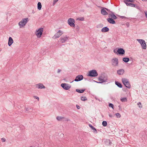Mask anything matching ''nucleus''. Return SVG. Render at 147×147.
Instances as JSON below:
<instances>
[{
	"mask_svg": "<svg viewBox=\"0 0 147 147\" xmlns=\"http://www.w3.org/2000/svg\"><path fill=\"white\" fill-rule=\"evenodd\" d=\"M98 75V74L96 71L94 69L92 70L89 71L87 75L88 76L91 77H96Z\"/></svg>",
	"mask_w": 147,
	"mask_h": 147,
	"instance_id": "obj_1",
	"label": "nucleus"
},
{
	"mask_svg": "<svg viewBox=\"0 0 147 147\" xmlns=\"http://www.w3.org/2000/svg\"><path fill=\"white\" fill-rule=\"evenodd\" d=\"M114 53L118 55H123L125 53V51L124 49L122 48H118L117 50H114L113 51Z\"/></svg>",
	"mask_w": 147,
	"mask_h": 147,
	"instance_id": "obj_2",
	"label": "nucleus"
},
{
	"mask_svg": "<svg viewBox=\"0 0 147 147\" xmlns=\"http://www.w3.org/2000/svg\"><path fill=\"white\" fill-rule=\"evenodd\" d=\"M121 80L123 84L126 87L128 88H131V85L127 79L125 78H123Z\"/></svg>",
	"mask_w": 147,
	"mask_h": 147,
	"instance_id": "obj_3",
	"label": "nucleus"
},
{
	"mask_svg": "<svg viewBox=\"0 0 147 147\" xmlns=\"http://www.w3.org/2000/svg\"><path fill=\"white\" fill-rule=\"evenodd\" d=\"M28 18H24L19 22V26L20 28H22L25 26L28 22Z\"/></svg>",
	"mask_w": 147,
	"mask_h": 147,
	"instance_id": "obj_4",
	"label": "nucleus"
},
{
	"mask_svg": "<svg viewBox=\"0 0 147 147\" xmlns=\"http://www.w3.org/2000/svg\"><path fill=\"white\" fill-rule=\"evenodd\" d=\"M98 80L100 81L101 84L102 83L104 82H107V78L103 75H101L100 76L98 77Z\"/></svg>",
	"mask_w": 147,
	"mask_h": 147,
	"instance_id": "obj_5",
	"label": "nucleus"
},
{
	"mask_svg": "<svg viewBox=\"0 0 147 147\" xmlns=\"http://www.w3.org/2000/svg\"><path fill=\"white\" fill-rule=\"evenodd\" d=\"M137 40L140 44L142 49H146V45L144 40L140 39H138Z\"/></svg>",
	"mask_w": 147,
	"mask_h": 147,
	"instance_id": "obj_6",
	"label": "nucleus"
},
{
	"mask_svg": "<svg viewBox=\"0 0 147 147\" xmlns=\"http://www.w3.org/2000/svg\"><path fill=\"white\" fill-rule=\"evenodd\" d=\"M67 22L68 24L71 27H75V20L71 18H70L68 19Z\"/></svg>",
	"mask_w": 147,
	"mask_h": 147,
	"instance_id": "obj_7",
	"label": "nucleus"
},
{
	"mask_svg": "<svg viewBox=\"0 0 147 147\" xmlns=\"http://www.w3.org/2000/svg\"><path fill=\"white\" fill-rule=\"evenodd\" d=\"M43 30V28H39L38 30L36 31L35 34L38 37L40 38L42 34Z\"/></svg>",
	"mask_w": 147,
	"mask_h": 147,
	"instance_id": "obj_8",
	"label": "nucleus"
},
{
	"mask_svg": "<svg viewBox=\"0 0 147 147\" xmlns=\"http://www.w3.org/2000/svg\"><path fill=\"white\" fill-rule=\"evenodd\" d=\"M61 86L64 89L66 90H68L71 87V85L66 83H62Z\"/></svg>",
	"mask_w": 147,
	"mask_h": 147,
	"instance_id": "obj_9",
	"label": "nucleus"
},
{
	"mask_svg": "<svg viewBox=\"0 0 147 147\" xmlns=\"http://www.w3.org/2000/svg\"><path fill=\"white\" fill-rule=\"evenodd\" d=\"M83 76L82 75H79L76 76L75 79L74 81L78 82L82 80L83 79Z\"/></svg>",
	"mask_w": 147,
	"mask_h": 147,
	"instance_id": "obj_10",
	"label": "nucleus"
},
{
	"mask_svg": "<svg viewBox=\"0 0 147 147\" xmlns=\"http://www.w3.org/2000/svg\"><path fill=\"white\" fill-rule=\"evenodd\" d=\"M118 59L117 58H113L112 60V65L114 66H117L118 65Z\"/></svg>",
	"mask_w": 147,
	"mask_h": 147,
	"instance_id": "obj_11",
	"label": "nucleus"
},
{
	"mask_svg": "<svg viewBox=\"0 0 147 147\" xmlns=\"http://www.w3.org/2000/svg\"><path fill=\"white\" fill-rule=\"evenodd\" d=\"M63 33L62 31L59 30L58 32L55 34L54 36L55 38H57L60 36Z\"/></svg>",
	"mask_w": 147,
	"mask_h": 147,
	"instance_id": "obj_12",
	"label": "nucleus"
},
{
	"mask_svg": "<svg viewBox=\"0 0 147 147\" xmlns=\"http://www.w3.org/2000/svg\"><path fill=\"white\" fill-rule=\"evenodd\" d=\"M113 18L109 17L107 18V21L110 24H115V22Z\"/></svg>",
	"mask_w": 147,
	"mask_h": 147,
	"instance_id": "obj_13",
	"label": "nucleus"
},
{
	"mask_svg": "<svg viewBox=\"0 0 147 147\" xmlns=\"http://www.w3.org/2000/svg\"><path fill=\"white\" fill-rule=\"evenodd\" d=\"M109 17H111V18L115 20L117 18V17L115 16L113 12H111V13H110L109 15Z\"/></svg>",
	"mask_w": 147,
	"mask_h": 147,
	"instance_id": "obj_14",
	"label": "nucleus"
},
{
	"mask_svg": "<svg viewBox=\"0 0 147 147\" xmlns=\"http://www.w3.org/2000/svg\"><path fill=\"white\" fill-rule=\"evenodd\" d=\"M105 7H103L101 9V13L103 15L106 16L108 14V13L105 10Z\"/></svg>",
	"mask_w": 147,
	"mask_h": 147,
	"instance_id": "obj_15",
	"label": "nucleus"
},
{
	"mask_svg": "<svg viewBox=\"0 0 147 147\" xmlns=\"http://www.w3.org/2000/svg\"><path fill=\"white\" fill-rule=\"evenodd\" d=\"M68 39V37L67 36L64 37H61V42L62 43H64Z\"/></svg>",
	"mask_w": 147,
	"mask_h": 147,
	"instance_id": "obj_16",
	"label": "nucleus"
},
{
	"mask_svg": "<svg viewBox=\"0 0 147 147\" xmlns=\"http://www.w3.org/2000/svg\"><path fill=\"white\" fill-rule=\"evenodd\" d=\"M38 86V89H45V87L41 83H39V84H36V85Z\"/></svg>",
	"mask_w": 147,
	"mask_h": 147,
	"instance_id": "obj_17",
	"label": "nucleus"
},
{
	"mask_svg": "<svg viewBox=\"0 0 147 147\" xmlns=\"http://www.w3.org/2000/svg\"><path fill=\"white\" fill-rule=\"evenodd\" d=\"M109 30V28L107 26L102 28L101 29V31L102 32H108Z\"/></svg>",
	"mask_w": 147,
	"mask_h": 147,
	"instance_id": "obj_18",
	"label": "nucleus"
},
{
	"mask_svg": "<svg viewBox=\"0 0 147 147\" xmlns=\"http://www.w3.org/2000/svg\"><path fill=\"white\" fill-rule=\"evenodd\" d=\"M117 72L119 75H123L124 72V70L123 69H119L117 71Z\"/></svg>",
	"mask_w": 147,
	"mask_h": 147,
	"instance_id": "obj_19",
	"label": "nucleus"
},
{
	"mask_svg": "<svg viewBox=\"0 0 147 147\" xmlns=\"http://www.w3.org/2000/svg\"><path fill=\"white\" fill-rule=\"evenodd\" d=\"M13 40L12 38L11 37H10L9 38L8 42V45L10 46L13 43Z\"/></svg>",
	"mask_w": 147,
	"mask_h": 147,
	"instance_id": "obj_20",
	"label": "nucleus"
},
{
	"mask_svg": "<svg viewBox=\"0 0 147 147\" xmlns=\"http://www.w3.org/2000/svg\"><path fill=\"white\" fill-rule=\"evenodd\" d=\"M89 126L93 130L94 133H97L96 129L93 126L90 124L89 125Z\"/></svg>",
	"mask_w": 147,
	"mask_h": 147,
	"instance_id": "obj_21",
	"label": "nucleus"
},
{
	"mask_svg": "<svg viewBox=\"0 0 147 147\" xmlns=\"http://www.w3.org/2000/svg\"><path fill=\"white\" fill-rule=\"evenodd\" d=\"M115 84L119 88H121L122 87L121 84L118 82L115 81Z\"/></svg>",
	"mask_w": 147,
	"mask_h": 147,
	"instance_id": "obj_22",
	"label": "nucleus"
},
{
	"mask_svg": "<svg viewBox=\"0 0 147 147\" xmlns=\"http://www.w3.org/2000/svg\"><path fill=\"white\" fill-rule=\"evenodd\" d=\"M125 4L127 6H130L133 7H136V5L133 3H126Z\"/></svg>",
	"mask_w": 147,
	"mask_h": 147,
	"instance_id": "obj_23",
	"label": "nucleus"
},
{
	"mask_svg": "<svg viewBox=\"0 0 147 147\" xmlns=\"http://www.w3.org/2000/svg\"><path fill=\"white\" fill-rule=\"evenodd\" d=\"M85 90V89H82L81 90L76 89V92L79 93H83V92H84Z\"/></svg>",
	"mask_w": 147,
	"mask_h": 147,
	"instance_id": "obj_24",
	"label": "nucleus"
},
{
	"mask_svg": "<svg viewBox=\"0 0 147 147\" xmlns=\"http://www.w3.org/2000/svg\"><path fill=\"white\" fill-rule=\"evenodd\" d=\"M123 61L125 63H127L129 61V59L128 57H124L123 58Z\"/></svg>",
	"mask_w": 147,
	"mask_h": 147,
	"instance_id": "obj_25",
	"label": "nucleus"
},
{
	"mask_svg": "<svg viewBox=\"0 0 147 147\" xmlns=\"http://www.w3.org/2000/svg\"><path fill=\"white\" fill-rule=\"evenodd\" d=\"M42 7V5L40 2H38L37 4V8L39 10L41 9Z\"/></svg>",
	"mask_w": 147,
	"mask_h": 147,
	"instance_id": "obj_26",
	"label": "nucleus"
},
{
	"mask_svg": "<svg viewBox=\"0 0 147 147\" xmlns=\"http://www.w3.org/2000/svg\"><path fill=\"white\" fill-rule=\"evenodd\" d=\"M65 117H62L60 116H57L56 119L58 121H61L62 119H65Z\"/></svg>",
	"mask_w": 147,
	"mask_h": 147,
	"instance_id": "obj_27",
	"label": "nucleus"
},
{
	"mask_svg": "<svg viewBox=\"0 0 147 147\" xmlns=\"http://www.w3.org/2000/svg\"><path fill=\"white\" fill-rule=\"evenodd\" d=\"M105 142H108V144H107V145H111L112 144L110 140L109 139H107Z\"/></svg>",
	"mask_w": 147,
	"mask_h": 147,
	"instance_id": "obj_28",
	"label": "nucleus"
},
{
	"mask_svg": "<svg viewBox=\"0 0 147 147\" xmlns=\"http://www.w3.org/2000/svg\"><path fill=\"white\" fill-rule=\"evenodd\" d=\"M102 124L103 126L105 127L107 125V122L106 121H103L102 122Z\"/></svg>",
	"mask_w": 147,
	"mask_h": 147,
	"instance_id": "obj_29",
	"label": "nucleus"
},
{
	"mask_svg": "<svg viewBox=\"0 0 147 147\" xmlns=\"http://www.w3.org/2000/svg\"><path fill=\"white\" fill-rule=\"evenodd\" d=\"M134 0H124V2L126 4V3H128L127 2H134Z\"/></svg>",
	"mask_w": 147,
	"mask_h": 147,
	"instance_id": "obj_30",
	"label": "nucleus"
},
{
	"mask_svg": "<svg viewBox=\"0 0 147 147\" xmlns=\"http://www.w3.org/2000/svg\"><path fill=\"white\" fill-rule=\"evenodd\" d=\"M121 100L122 102L127 101V99L125 97L122 98L121 99Z\"/></svg>",
	"mask_w": 147,
	"mask_h": 147,
	"instance_id": "obj_31",
	"label": "nucleus"
},
{
	"mask_svg": "<svg viewBox=\"0 0 147 147\" xmlns=\"http://www.w3.org/2000/svg\"><path fill=\"white\" fill-rule=\"evenodd\" d=\"M81 100L83 101H85L87 100L86 97L85 96H81Z\"/></svg>",
	"mask_w": 147,
	"mask_h": 147,
	"instance_id": "obj_32",
	"label": "nucleus"
},
{
	"mask_svg": "<svg viewBox=\"0 0 147 147\" xmlns=\"http://www.w3.org/2000/svg\"><path fill=\"white\" fill-rule=\"evenodd\" d=\"M103 24H100L97 25L96 26V27L97 28H102L103 27Z\"/></svg>",
	"mask_w": 147,
	"mask_h": 147,
	"instance_id": "obj_33",
	"label": "nucleus"
},
{
	"mask_svg": "<svg viewBox=\"0 0 147 147\" xmlns=\"http://www.w3.org/2000/svg\"><path fill=\"white\" fill-rule=\"evenodd\" d=\"M109 107H111L113 109H114V106L113 104L111 103H109Z\"/></svg>",
	"mask_w": 147,
	"mask_h": 147,
	"instance_id": "obj_34",
	"label": "nucleus"
},
{
	"mask_svg": "<svg viewBox=\"0 0 147 147\" xmlns=\"http://www.w3.org/2000/svg\"><path fill=\"white\" fill-rule=\"evenodd\" d=\"M77 20H79L80 21H83L84 20V18L83 17L79 18L77 19Z\"/></svg>",
	"mask_w": 147,
	"mask_h": 147,
	"instance_id": "obj_35",
	"label": "nucleus"
},
{
	"mask_svg": "<svg viewBox=\"0 0 147 147\" xmlns=\"http://www.w3.org/2000/svg\"><path fill=\"white\" fill-rule=\"evenodd\" d=\"M137 105H138V107L140 108H141L142 107V106L141 105V102H138L137 103Z\"/></svg>",
	"mask_w": 147,
	"mask_h": 147,
	"instance_id": "obj_36",
	"label": "nucleus"
},
{
	"mask_svg": "<svg viewBox=\"0 0 147 147\" xmlns=\"http://www.w3.org/2000/svg\"><path fill=\"white\" fill-rule=\"evenodd\" d=\"M115 115L117 118H120L121 117V115L119 113H116Z\"/></svg>",
	"mask_w": 147,
	"mask_h": 147,
	"instance_id": "obj_37",
	"label": "nucleus"
},
{
	"mask_svg": "<svg viewBox=\"0 0 147 147\" xmlns=\"http://www.w3.org/2000/svg\"><path fill=\"white\" fill-rule=\"evenodd\" d=\"M118 16H120V18L121 19H123V18H125V19H127V18L125 17L124 16H119V15H117Z\"/></svg>",
	"mask_w": 147,
	"mask_h": 147,
	"instance_id": "obj_38",
	"label": "nucleus"
},
{
	"mask_svg": "<svg viewBox=\"0 0 147 147\" xmlns=\"http://www.w3.org/2000/svg\"><path fill=\"white\" fill-rule=\"evenodd\" d=\"M59 0H54L53 3V5H54Z\"/></svg>",
	"mask_w": 147,
	"mask_h": 147,
	"instance_id": "obj_39",
	"label": "nucleus"
},
{
	"mask_svg": "<svg viewBox=\"0 0 147 147\" xmlns=\"http://www.w3.org/2000/svg\"><path fill=\"white\" fill-rule=\"evenodd\" d=\"M75 27L76 28V29L78 31L80 29L78 25L76 26H75Z\"/></svg>",
	"mask_w": 147,
	"mask_h": 147,
	"instance_id": "obj_40",
	"label": "nucleus"
},
{
	"mask_svg": "<svg viewBox=\"0 0 147 147\" xmlns=\"http://www.w3.org/2000/svg\"><path fill=\"white\" fill-rule=\"evenodd\" d=\"M104 8L108 12H110L111 13V12H112L109 9H107L106 8Z\"/></svg>",
	"mask_w": 147,
	"mask_h": 147,
	"instance_id": "obj_41",
	"label": "nucleus"
},
{
	"mask_svg": "<svg viewBox=\"0 0 147 147\" xmlns=\"http://www.w3.org/2000/svg\"><path fill=\"white\" fill-rule=\"evenodd\" d=\"M31 108H26V111H28L29 110H31Z\"/></svg>",
	"mask_w": 147,
	"mask_h": 147,
	"instance_id": "obj_42",
	"label": "nucleus"
},
{
	"mask_svg": "<svg viewBox=\"0 0 147 147\" xmlns=\"http://www.w3.org/2000/svg\"><path fill=\"white\" fill-rule=\"evenodd\" d=\"M2 140V142H4L5 141V138H3L1 139Z\"/></svg>",
	"mask_w": 147,
	"mask_h": 147,
	"instance_id": "obj_43",
	"label": "nucleus"
},
{
	"mask_svg": "<svg viewBox=\"0 0 147 147\" xmlns=\"http://www.w3.org/2000/svg\"><path fill=\"white\" fill-rule=\"evenodd\" d=\"M34 97L35 98H36V99H37V100H38V101H39V98L37 96H34Z\"/></svg>",
	"mask_w": 147,
	"mask_h": 147,
	"instance_id": "obj_44",
	"label": "nucleus"
},
{
	"mask_svg": "<svg viewBox=\"0 0 147 147\" xmlns=\"http://www.w3.org/2000/svg\"><path fill=\"white\" fill-rule=\"evenodd\" d=\"M76 107L78 109H79L80 108V107L78 105H76Z\"/></svg>",
	"mask_w": 147,
	"mask_h": 147,
	"instance_id": "obj_45",
	"label": "nucleus"
},
{
	"mask_svg": "<svg viewBox=\"0 0 147 147\" xmlns=\"http://www.w3.org/2000/svg\"><path fill=\"white\" fill-rule=\"evenodd\" d=\"M146 18H147V11L144 12Z\"/></svg>",
	"mask_w": 147,
	"mask_h": 147,
	"instance_id": "obj_46",
	"label": "nucleus"
},
{
	"mask_svg": "<svg viewBox=\"0 0 147 147\" xmlns=\"http://www.w3.org/2000/svg\"><path fill=\"white\" fill-rule=\"evenodd\" d=\"M126 25L127 26V27H128L129 25V23L128 22H127L126 23Z\"/></svg>",
	"mask_w": 147,
	"mask_h": 147,
	"instance_id": "obj_47",
	"label": "nucleus"
},
{
	"mask_svg": "<svg viewBox=\"0 0 147 147\" xmlns=\"http://www.w3.org/2000/svg\"><path fill=\"white\" fill-rule=\"evenodd\" d=\"M92 80L93 81H94V82H96V83H100V81H99V82H97V81H96L95 80Z\"/></svg>",
	"mask_w": 147,
	"mask_h": 147,
	"instance_id": "obj_48",
	"label": "nucleus"
},
{
	"mask_svg": "<svg viewBox=\"0 0 147 147\" xmlns=\"http://www.w3.org/2000/svg\"><path fill=\"white\" fill-rule=\"evenodd\" d=\"M109 117H113V115H111V114H109Z\"/></svg>",
	"mask_w": 147,
	"mask_h": 147,
	"instance_id": "obj_49",
	"label": "nucleus"
},
{
	"mask_svg": "<svg viewBox=\"0 0 147 147\" xmlns=\"http://www.w3.org/2000/svg\"><path fill=\"white\" fill-rule=\"evenodd\" d=\"M61 71V70L60 69H58V71H57V73H59L60 71Z\"/></svg>",
	"mask_w": 147,
	"mask_h": 147,
	"instance_id": "obj_50",
	"label": "nucleus"
},
{
	"mask_svg": "<svg viewBox=\"0 0 147 147\" xmlns=\"http://www.w3.org/2000/svg\"><path fill=\"white\" fill-rule=\"evenodd\" d=\"M119 110H121V107L120 106H119Z\"/></svg>",
	"mask_w": 147,
	"mask_h": 147,
	"instance_id": "obj_51",
	"label": "nucleus"
},
{
	"mask_svg": "<svg viewBox=\"0 0 147 147\" xmlns=\"http://www.w3.org/2000/svg\"><path fill=\"white\" fill-rule=\"evenodd\" d=\"M107 142V143H108L107 144H108V142Z\"/></svg>",
	"mask_w": 147,
	"mask_h": 147,
	"instance_id": "obj_52",
	"label": "nucleus"
},
{
	"mask_svg": "<svg viewBox=\"0 0 147 147\" xmlns=\"http://www.w3.org/2000/svg\"><path fill=\"white\" fill-rule=\"evenodd\" d=\"M74 81H72V82H74Z\"/></svg>",
	"mask_w": 147,
	"mask_h": 147,
	"instance_id": "obj_53",
	"label": "nucleus"
},
{
	"mask_svg": "<svg viewBox=\"0 0 147 147\" xmlns=\"http://www.w3.org/2000/svg\"><path fill=\"white\" fill-rule=\"evenodd\" d=\"M68 121V120H67V121Z\"/></svg>",
	"mask_w": 147,
	"mask_h": 147,
	"instance_id": "obj_54",
	"label": "nucleus"
},
{
	"mask_svg": "<svg viewBox=\"0 0 147 147\" xmlns=\"http://www.w3.org/2000/svg\"><path fill=\"white\" fill-rule=\"evenodd\" d=\"M30 147H32V146H30Z\"/></svg>",
	"mask_w": 147,
	"mask_h": 147,
	"instance_id": "obj_55",
	"label": "nucleus"
},
{
	"mask_svg": "<svg viewBox=\"0 0 147 147\" xmlns=\"http://www.w3.org/2000/svg\"><path fill=\"white\" fill-rule=\"evenodd\" d=\"M147 1V0H146Z\"/></svg>",
	"mask_w": 147,
	"mask_h": 147,
	"instance_id": "obj_56",
	"label": "nucleus"
}]
</instances>
